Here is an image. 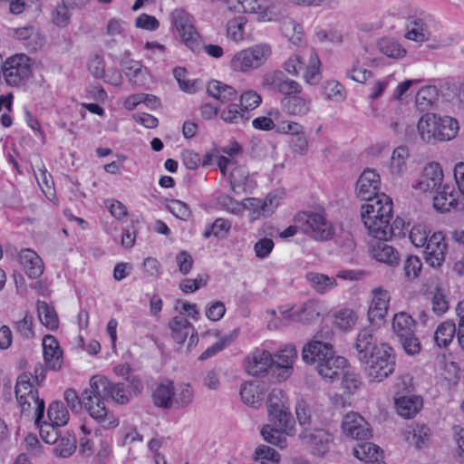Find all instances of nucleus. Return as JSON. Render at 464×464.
I'll return each instance as SVG.
<instances>
[{
    "instance_id": "9b49d317",
    "label": "nucleus",
    "mask_w": 464,
    "mask_h": 464,
    "mask_svg": "<svg viewBox=\"0 0 464 464\" xmlns=\"http://www.w3.org/2000/svg\"><path fill=\"white\" fill-rule=\"evenodd\" d=\"M436 191V196L433 198V207L441 213H446L451 209H456L464 212L462 205L463 196L459 198V192L457 191L452 185L444 184L440 188Z\"/></svg>"
},
{
    "instance_id": "a878e982",
    "label": "nucleus",
    "mask_w": 464,
    "mask_h": 464,
    "mask_svg": "<svg viewBox=\"0 0 464 464\" xmlns=\"http://www.w3.org/2000/svg\"><path fill=\"white\" fill-rule=\"evenodd\" d=\"M297 357V351L293 345H286L281 349L273 357V367L282 370V373H278L283 379H286L291 374L293 362Z\"/></svg>"
},
{
    "instance_id": "c85d7f7f",
    "label": "nucleus",
    "mask_w": 464,
    "mask_h": 464,
    "mask_svg": "<svg viewBox=\"0 0 464 464\" xmlns=\"http://www.w3.org/2000/svg\"><path fill=\"white\" fill-rule=\"evenodd\" d=\"M121 68L130 82L139 86L146 84L149 72L140 62L132 60L122 61Z\"/></svg>"
},
{
    "instance_id": "4be33fe9",
    "label": "nucleus",
    "mask_w": 464,
    "mask_h": 464,
    "mask_svg": "<svg viewBox=\"0 0 464 464\" xmlns=\"http://www.w3.org/2000/svg\"><path fill=\"white\" fill-rule=\"evenodd\" d=\"M268 412L269 425L283 430L288 436H295V421L290 411V407L285 409L270 410Z\"/></svg>"
},
{
    "instance_id": "72a5a7b5",
    "label": "nucleus",
    "mask_w": 464,
    "mask_h": 464,
    "mask_svg": "<svg viewBox=\"0 0 464 464\" xmlns=\"http://www.w3.org/2000/svg\"><path fill=\"white\" fill-rule=\"evenodd\" d=\"M457 335V327L453 321L447 320L439 324L434 332V343L440 348L448 347Z\"/></svg>"
},
{
    "instance_id": "cd10ccee",
    "label": "nucleus",
    "mask_w": 464,
    "mask_h": 464,
    "mask_svg": "<svg viewBox=\"0 0 464 464\" xmlns=\"http://www.w3.org/2000/svg\"><path fill=\"white\" fill-rule=\"evenodd\" d=\"M395 405L398 413L406 418H413L422 407V400L416 395L395 397Z\"/></svg>"
},
{
    "instance_id": "4d7b16f0",
    "label": "nucleus",
    "mask_w": 464,
    "mask_h": 464,
    "mask_svg": "<svg viewBox=\"0 0 464 464\" xmlns=\"http://www.w3.org/2000/svg\"><path fill=\"white\" fill-rule=\"evenodd\" d=\"M378 48L383 54L392 58H400L406 53V51L397 42L388 38L381 39L378 42Z\"/></svg>"
},
{
    "instance_id": "2f4dec72",
    "label": "nucleus",
    "mask_w": 464,
    "mask_h": 464,
    "mask_svg": "<svg viewBox=\"0 0 464 464\" xmlns=\"http://www.w3.org/2000/svg\"><path fill=\"white\" fill-rule=\"evenodd\" d=\"M207 92L211 97L223 103H232L237 96V91L232 86L216 80H212L208 83Z\"/></svg>"
},
{
    "instance_id": "f704fd0d",
    "label": "nucleus",
    "mask_w": 464,
    "mask_h": 464,
    "mask_svg": "<svg viewBox=\"0 0 464 464\" xmlns=\"http://www.w3.org/2000/svg\"><path fill=\"white\" fill-rule=\"evenodd\" d=\"M430 34L428 26L422 19L415 16L409 18L405 34L407 39L422 43L429 40Z\"/></svg>"
},
{
    "instance_id": "b1692460",
    "label": "nucleus",
    "mask_w": 464,
    "mask_h": 464,
    "mask_svg": "<svg viewBox=\"0 0 464 464\" xmlns=\"http://www.w3.org/2000/svg\"><path fill=\"white\" fill-rule=\"evenodd\" d=\"M353 455L363 464H385L382 450L372 442L358 443L353 449Z\"/></svg>"
},
{
    "instance_id": "58836bf2",
    "label": "nucleus",
    "mask_w": 464,
    "mask_h": 464,
    "mask_svg": "<svg viewBox=\"0 0 464 464\" xmlns=\"http://www.w3.org/2000/svg\"><path fill=\"white\" fill-rule=\"evenodd\" d=\"M437 131V141H446L454 139L459 126L457 120L450 116L440 117Z\"/></svg>"
},
{
    "instance_id": "13d9d810",
    "label": "nucleus",
    "mask_w": 464,
    "mask_h": 464,
    "mask_svg": "<svg viewBox=\"0 0 464 464\" xmlns=\"http://www.w3.org/2000/svg\"><path fill=\"white\" fill-rule=\"evenodd\" d=\"M301 26L291 18H285L281 23V31L290 42L297 44L301 41Z\"/></svg>"
},
{
    "instance_id": "ddd939ff",
    "label": "nucleus",
    "mask_w": 464,
    "mask_h": 464,
    "mask_svg": "<svg viewBox=\"0 0 464 464\" xmlns=\"http://www.w3.org/2000/svg\"><path fill=\"white\" fill-rule=\"evenodd\" d=\"M447 244L441 232H435L425 245L424 256L426 262L432 267H440L445 261Z\"/></svg>"
},
{
    "instance_id": "39448f33",
    "label": "nucleus",
    "mask_w": 464,
    "mask_h": 464,
    "mask_svg": "<svg viewBox=\"0 0 464 464\" xmlns=\"http://www.w3.org/2000/svg\"><path fill=\"white\" fill-rule=\"evenodd\" d=\"M272 54L268 44H258L237 53L230 61L236 72H248L262 66Z\"/></svg>"
},
{
    "instance_id": "09e8293b",
    "label": "nucleus",
    "mask_w": 464,
    "mask_h": 464,
    "mask_svg": "<svg viewBox=\"0 0 464 464\" xmlns=\"http://www.w3.org/2000/svg\"><path fill=\"white\" fill-rule=\"evenodd\" d=\"M238 332V329H235L229 334L223 336L219 341H218L213 345L208 347L206 351H204L200 354L199 360H207L214 356L218 352L222 351L227 345L231 344L237 339Z\"/></svg>"
},
{
    "instance_id": "0eeeda50",
    "label": "nucleus",
    "mask_w": 464,
    "mask_h": 464,
    "mask_svg": "<svg viewBox=\"0 0 464 464\" xmlns=\"http://www.w3.org/2000/svg\"><path fill=\"white\" fill-rule=\"evenodd\" d=\"M296 223L304 234L316 240H328L333 235L331 224L320 213H301L296 217Z\"/></svg>"
},
{
    "instance_id": "ea45409f",
    "label": "nucleus",
    "mask_w": 464,
    "mask_h": 464,
    "mask_svg": "<svg viewBox=\"0 0 464 464\" xmlns=\"http://www.w3.org/2000/svg\"><path fill=\"white\" fill-rule=\"evenodd\" d=\"M220 118L227 123L239 124L249 120V113L241 109L238 104L230 103L220 111Z\"/></svg>"
},
{
    "instance_id": "dca6fc26",
    "label": "nucleus",
    "mask_w": 464,
    "mask_h": 464,
    "mask_svg": "<svg viewBox=\"0 0 464 464\" xmlns=\"http://www.w3.org/2000/svg\"><path fill=\"white\" fill-rule=\"evenodd\" d=\"M389 239H376L370 243L369 251L371 256L380 263L390 266H396L400 262V253L387 244Z\"/></svg>"
},
{
    "instance_id": "e433bc0d",
    "label": "nucleus",
    "mask_w": 464,
    "mask_h": 464,
    "mask_svg": "<svg viewBox=\"0 0 464 464\" xmlns=\"http://www.w3.org/2000/svg\"><path fill=\"white\" fill-rule=\"evenodd\" d=\"M415 323L411 315L404 312L394 314L392 319L393 333L399 337H407L414 332Z\"/></svg>"
},
{
    "instance_id": "aec40b11",
    "label": "nucleus",
    "mask_w": 464,
    "mask_h": 464,
    "mask_svg": "<svg viewBox=\"0 0 464 464\" xmlns=\"http://www.w3.org/2000/svg\"><path fill=\"white\" fill-rule=\"evenodd\" d=\"M43 351L47 368L53 371L60 370L63 362V351L53 335L47 334L44 337Z\"/></svg>"
},
{
    "instance_id": "423d86ee",
    "label": "nucleus",
    "mask_w": 464,
    "mask_h": 464,
    "mask_svg": "<svg viewBox=\"0 0 464 464\" xmlns=\"http://www.w3.org/2000/svg\"><path fill=\"white\" fill-rule=\"evenodd\" d=\"M33 375L29 372H22L18 377L15 384L14 393L21 411L28 409V402L24 399H32L35 409V421H39L44 416L45 404L44 401L38 396V391L34 387L31 379Z\"/></svg>"
},
{
    "instance_id": "bf43d9fd",
    "label": "nucleus",
    "mask_w": 464,
    "mask_h": 464,
    "mask_svg": "<svg viewBox=\"0 0 464 464\" xmlns=\"http://www.w3.org/2000/svg\"><path fill=\"white\" fill-rule=\"evenodd\" d=\"M267 411L270 410L285 409L289 406V401L285 393L280 389H273L267 397Z\"/></svg>"
},
{
    "instance_id": "7ed1b4c3",
    "label": "nucleus",
    "mask_w": 464,
    "mask_h": 464,
    "mask_svg": "<svg viewBox=\"0 0 464 464\" xmlns=\"http://www.w3.org/2000/svg\"><path fill=\"white\" fill-rule=\"evenodd\" d=\"M303 360L308 363H316L319 375L326 382L339 379L348 362L343 356H335L333 345L319 340L308 343L302 352Z\"/></svg>"
},
{
    "instance_id": "e2e57ef3",
    "label": "nucleus",
    "mask_w": 464,
    "mask_h": 464,
    "mask_svg": "<svg viewBox=\"0 0 464 464\" xmlns=\"http://www.w3.org/2000/svg\"><path fill=\"white\" fill-rule=\"evenodd\" d=\"M262 102L261 96L255 91H246L240 95L239 99V107L244 109V111L249 113V111H252L258 107Z\"/></svg>"
},
{
    "instance_id": "c756f323",
    "label": "nucleus",
    "mask_w": 464,
    "mask_h": 464,
    "mask_svg": "<svg viewBox=\"0 0 464 464\" xmlns=\"http://www.w3.org/2000/svg\"><path fill=\"white\" fill-rule=\"evenodd\" d=\"M305 279L310 287L317 294L324 295L337 286L335 277L316 272H307Z\"/></svg>"
},
{
    "instance_id": "79ce46f5",
    "label": "nucleus",
    "mask_w": 464,
    "mask_h": 464,
    "mask_svg": "<svg viewBox=\"0 0 464 464\" xmlns=\"http://www.w3.org/2000/svg\"><path fill=\"white\" fill-rule=\"evenodd\" d=\"M304 79L310 85H315L321 80V61L314 51L310 53L309 63L306 66Z\"/></svg>"
},
{
    "instance_id": "7c9ffc66",
    "label": "nucleus",
    "mask_w": 464,
    "mask_h": 464,
    "mask_svg": "<svg viewBox=\"0 0 464 464\" xmlns=\"http://www.w3.org/2000/svg\"><path fill=\"white\" fill-rule=\"evenodd\" d=\"M230 186L234 193L247 192L253 188L254 184L250 179L246 167H234L230 173Z\"/></svg>"
},
{
    "instance_id": "680f3d73",
    "label": "nucleus",
    "mask_w": 464,
    "mask_h": 464,
    "mask_svg": "<svg viewBox=\"0 0 464 464\" xmlns=\"http://www.w3.org/2000/svg\"><path fill=\"white\" fill-rule=\"evenodd\" d=\"M422 263L416 256H409L404 260L403 271L404 276L408 280H414L420 276L421 271Z\"/></svg>"
},
{
    "instance_id": "a19ab883",
    "label": "nucleus",
    "mask_w": 464,
    "mask_h": 464,
    "mask_svg": "<svg viewBox=\"0 0 464 464\" xmlns=\"http://www.w3.org/2000/svg\"><path fill=\"white\" fill-rule=\"evenodd\" d=\"M38 317L41 323L48 329L53 331L58 328L59 320L54 308L46 302H37Z\"/></svg>"
},
{
    "instance_id": "8fccbe9b",
    "label": "nucleus",
    "mask_w": 464,
    "mask_h": 464,
    "mask_svg": "<svg viewBox=\"0 0 464 464\" xmlns=\"http://www.w3.org/2000/svg\"><path fill=\"white\" fill-rule=\"evenodd\" d=\"M409 158V150L406 147L396 148L391 157V171L392 174H400L406 168V160Z\"/></svg>"
},
{
    "instance_id": "69168bd1",
    "label": "nucleus",
    "mask_w": 464,
    "mask_h": 464,
    "mask_svg": "<svg viewBox=\"0 0 464 464\" xmlns=\"http://www.w3.org/2000/svg\"><path fill=\"white\" fill-rule=\"evenodd\" d=\"M245 24L246 18L244 16H238L230 20L227 25V33L228 37L234 41L242 40Z\"/></svg>"
},
{
    "instance_id": "774afa93",
    "label": "nucleus",
    "mask_w": 464,
    "mask_h": 464,
    "mask_svg": "<svg viewBox=\"0 0 464 464\" xmlns=\"http://www.w3.org/2000/svg\"><path fill=\"white\" fill-rule=\"evenodd\" d=\"M167 208L175 217L182 220H187L191 215L189 207L179 199L170 200Z\"/></svg>"
},
{
    "instance_id": "9d476101",
    "label": "nucleus",
    "mask_w": 464,
    "mask_h": 464,
    "mask_svg": "<svg viewBox=\"0 0 464 464\" xmlns=\"http://www.w3.org/2000/svg\"><path fill=\"white\" fill-rule=\"evenodd\" d=\"M262 85L268 89H275L284 97L302 94V86L295 80L287 78L282 71L276 70L265 73L262 77Z\"/></svg>"
},
{
    "instance_id": "5fc2aeb1",
    "label": "nucleus",
    "mask_w": 464,
    "mask_h": 464,
    "mask_svg": "<svg viewBox=\"0 0 464 464\" xmlns=\"http://www.w3.org/2000/svg\"><path fill=\"white\" fill-rule=\"evenodd\" d=\"M90 390L91 385L82 392L81 397L78 396L73 389H67L64 392V400L72 411L78 413L82 411V407L86 410L84 393Z\"/></svg>"
},
{
    "instance_id": "6ab92c4d",
    "label": "nucleus",
    "mask_w": 464,
    "mask_h": 464,
    "mask_svg": "<svg viewBox=\"0 0 464 464\" xmlns=\"http://www.w3.org/2000/svg\"><path fill=\"white\" fill-rule=\"evenodd\" d=\"M281 107L289 116L303 117L311 110V100L302 92V94L284 97L281 100Z\"/></svg>"
},
{
    "instance_id": "338daca9",
    "label": "nucleus",
    "mask_w": 464,
    "mask_h": 464,
    "mask_svg": "<svg viewBox=\"0 0 464 464\" xmlns=\"http://www.w3.org/2000/svg\"><path fill=\"white\" fill-rule=\"evenodd\" d=\"M179 34L182 41L191 49L198 44V39L199 37L194 24L193 20L185 24L182 29H179Z\"/></svg>"
},
{
    "instance_id": "f257e3e1",
    "label": "nucleus",
    "mask_w": 464,
    "mask_h": 464,
    "mask_svg": "<svg viewBox=\"0 0 464 464\" xmlns=\"http://www.w3.org/2000/svg\"><path fill=\"white\" fill-rule=\"evenodd\" d=\"M131 396L124 383H112L106 377L94 375L91 378V390L84 393L86 411L102 428L111 429L118 420L107 409L105 401L111 398L120 404L128 403Z\"/></svg>"
},
{
    "instance_id": "a211bd4d",
    "label": "nucleus",
    "mask_w": 464,
    "mask_h": 464,
    "mask_svg": "<svg viewBox=\"0 0 464 464\" xmlns=\"http://www.w3.org/2000/svg\"><path fill=\"white\" fill-rule=\"evenodd\" d=\"M281 314L283 315V319L300 322L303 324H310L320 315V304L314 300H309L296 311H292V309H290L282 311Z\"/></svg>"
},
{
    "instance_id": "4468645a",
    "label": "nucleus",
    "mask_w": 464,
    "mask_h": 464,
    "mask_svg": "<svg viewBox=\"0 0 464 464\" xmlns=\"http://www.w3.org/2000/svg\"><path fill=\"white\" fill-rule=\"evenodd\" d=\"M343 433L355 440H366L372 436L369 423L356 412L347 413L343 420Z\"/></svg>"
},
{
    "instance_id": "0e129e2a",
    "label": "nucleus",
    "mask_w": 464,
    "mask_h": 464,
    "mask_svg": "<svg viewBox=\"0 0 464 464\" xmlns=\"http://www.w3.org/2000/svg\"><path fill=\"white\" fill-rule=\"evenodd\" d=\"M340 377H342L341 383L343 388L348 392L353 393L361 388L362 381L360 376L347 368L344 369L343 373Z\"/></svg>"
},
{
    "instance_id": "f03ea898",
    "label": "nucleus",
    "mask_w": 464,
    "mask_h": 464,
    "mask_svg": "<svg viewBox=\"0 0 464 464\" xmlns=\"http://www.w3.org/2000/svg\"><path fill=\"white\" fill-rule=\"evenodd\" d=\"M354 348L362 363L367 365L366 373L372 382H382L394 372L393 350L386 343H377L372 330L362 329L357 335Z\"/></svg>"
},
{
    "instance_id": "f8f14e48",
    "label": "nucleus",
    "mask_w": 464,
    "mask_h": 464,
    "mask_svg": "<svg viewBox=\"0 0 464 464\" xmlns=\"http://www.w3.org/2000/svg\"><path fill=\"white\" fill-rule=\"evenodd\" d=\"M444 174L442 168L438 162H430L420 174L418 183L414 188L422 192H433L440 188Z\"/></svg>"
},
{
    "instance_id": "603ef678",
    "label": "nucleus",
    "mask_w": 464,
    "mask_h": 464,
    "mask_svg": "<svg viewBox=\"0 0 464 464\" xmlns=\"http://www.w3.org/2000/svg\"><path fill=\"white\" fill-rule=\"evenodd\" d=\"M231 228V222L225 218H217L211 226L206 227L203 236L208 238L211 235L225 238Z\"/></svg>"
},
{
    "instance_id": "412c9836",
    "label": "nucleus",
    "mask_w": 464,
    "mask_h": 464,
    "mask_svg": "<svg viewBox=\"0 0 464 464\" xmlns=\"http://www.w3.org/2000/svg\"><path fill=\"white\" fill-rule=\"evenodd\" d=\"M373 299L368 310V317L372 323L382 321L388 312L390 295L387 291L382 288L372 290Z\"/></svg>"
},
{
    "instance_id": "49530a36",
    "label": "nucleus",
    "mask_w": 464,
    "mask_h": 464,
    "mask_svg": "<svg viewBox=\"0 0 464 464\" xmlns=\"http://www.w3.org/2000/svg\"><path fill=\"white\" fill-rule=\"evenodd\" d=\"M295 415L301 430L313 428L312 407L304 400H299L296 402Z\"/></svg>"
},
{
    "instance_id": "3c124183",
    "label": "nucleus",
    "mask_w": 464,
    "mask_h": 464,
    "mask_svg": "<svg viewBox=\"0 0 464 464\" xmlns=\"http://www.w3.org/2000/svg\"><path fill=\"white\" fill-rule=\"evenodd\" d=\"M59 439L60 440L57 441L58 444L54 449L56 455L62 458L70 457L76 450V439L74 435L67 432L63 436L61 435Z\"/></svg>"
},
{
    "instance_id": "f3484780",
    "label": "nucleus",
    "mask_w": 464,
    "mask_h": 464,
    "mask_svg": "<svg viewBox=\"0 0 464 464\" xmlns=\"http://www.w3.org/2000/svg\"><path fill=\"white\" fill-rule=\"evenodd\" d=\"M266 392V383L259 381H251L242 384L240 396L246 404L258 408L262 404Z\"/></svg>"
},
{
    "instance_id": "de8ad7c7",
    "label": "nucleus",
    "mask_w": 464,
    "mask_h": 464,
    "mask_svg": "<svg viewBox=\"0 0 464 464\" xmlns=\"http://www.w3.org/2000/svg\"><path fill=\"white\" fill-rule=\"evenodd\" d=\"M323 92L327 100L342 102L345 100L344 87L335 80H329L323 85Z\"/></svg>"
},
{
    "instance_id": "37998d69",
    "label": "nucleus",
    "mask_w": 464,
    "mask_h": 464,
    "mask_svg": "<svg viewBox=\"0 0 464 464\" xmlns=\"http://www.w3.org/2000/svg\"><path fill=\"white\" fill-rule=\"evenodd\" d=\"M438 100L437 89L433 86H425L416 94V105L420 111L430 110Z\"/></svg>"
},
{
    "instance_id": "393cba45",
    "label": "nucleus",
    "mask_w": 464,
    "mask_h": 464,
    "mask_svg": "<svg viewBox=\"0 0 464 464\" xmlns=\"http://www.w3.org/2000/svg\"><path fill=\"white\" fill-rule=\"evenodd\" d=\"M20 262L30 278H39L43 275L44 269L43 260L34 250L23 249L20 253Z\"/></svg>"
},
{
    "instance_id": "6e6552de",
    "label": "nucleus",
    "mask_w": 464,
    "mask_h": 464,
    "mask_svg": "<svg viewBox=\"0 0 464 464\" xmlns=\"http://www.w3.org/2000/svg\"><path fill=\"white\" fill-rule=\"evenodd\" d=\"M3 74L9 85L19 86L32 74L30 59L25 54H15L8 58L3 66Z\"/></svg>"
},
{
    "instance_id": "1a4fd4ad",
    "label": "nucleus",
    "mask_w": 464,
    "mask_h": 464,
    "mask_svg": "<svg viewBox=\"0 0 464 464\" xmlns=\"http://www.w3.org/2000/svg\"><path fill=\"white\" fill-rule=\"evenodd\" d=\"M298 439L302 444L311 448L314 455L323 457L334 440V435L325 429L311 428L301 430Z\"/></svg>"
},
{
    "instance_id": "052dcab7",
    "label": "nucleus",
    "mask_w": 464,
    "mask_h": 464,
    "mask_svg": "<svg viewBox=\"0 0 464 464\" xmlns=\"http://www.w3.org/2000/svg\"><path fill=\"white\" fill-rule=\"evenodd\" d=\"M39 422H41V420ZM35 423L39 426L40 436L44 442L53 444L58 441L61 437V433L59 431L60 426L46 421H44L43 424L37 423L36 421Z\"/></svg>"
},
{
    "instance_id": "864d4df0",
    "label": "nucleus",
    "mask_w": 464,
    "mask_h": 464,
    "mask_svg": "<svg viewBox=\"0 0 464 464\" xmlns=\"http://www.w3.org/2000/svg\"><path fill=\"white\" fill-rule=\"evenodd\" d=\"M357 321L356 314L350 309H342L334 314V324L343 331L352 329Z\"/></svg>"
},
{
    "instance_id": "2eb2a0df",
    "label": "nucleus",
    "mask_w": 464,
    "mask_h": 464,
    "mask_svg": "<svg viewBox=\"0 0 464 464\" xmlns=\"http://www.w3.org/2000/svg\"><path fill=\"white\" fill-rule=\"evenodd\" d=\"M380 176L373 169H365L358 179L356 184L357 197L365 201L372 200V198L380 196L378 193L380 188Z\"/></svg>"
},
{
    "instance_id": "5701e85b",
    "label": "nucleus",
    "mask_w": 464,
    "mask_h": 464,
    "mask_svg": "<svg viewBox=\"0 0 464 464\" xmlns=\"http://www.w3.org/2000/svg\"><path fill=\"white\" fill-rule=\"evenodd\" d=\"M246 370L251 375H258L273 367V357L265 350H256L246 357Z\"/></svg>"
},
{
    "instance_id": "c03bdc74",
    "label": "nucleus",
    "mask_w": 464,
    "mask_h": 464,
    "mask_svg": "<svg viewBox=\"0 0 464 464\" xmlns=\"http://www.w3.org/2000/svg\"><path fill=\"white\" fill-rule=\"evenodd\" d=\"M47 416L51 423L63 426L69 420V412L62 401H53L47 411Z\"/></svg>"
},
{
    "instance_id": "473e14b6",
    "label": "nucleus",
    "mask_w": 464,
    "mask_h": 464,
    "mask_svg": "<svg viewBox=\"0 0 464 464\" xmlns=\"http://www.w3.org/2000/svg\"><path fill=\"white\" fill-rule=\"evenodd\" d=\"M174 386L169 381L157 385L152 393L153 402L157 407L169 409L173 406Z\"/></svg>"
},
{
    "instance_id": "4c0bfd02",
    "label": "nucleus",
    "mask_w": 464,
    "mask_h": 464,
    "mask_svg": "<svg viewBox=\"0 0 464 464\" xmlns=\"http://www.w3.org/2000/svg\"><path fill=\"white\" fill-rule=\"evenodd\" d=\"M404 435L409 443H412L417 449H420L429 441L430 430L426 425L417 424L409 427Z\"/></svg>"
},
{
    "instance_id": "c9c22d12",
    "label": "nucleus",
    "mask_w": 464,
    "mask_h": 464,
    "mask_svg": "<svg viewBox=\"0 0 464 464\" xmlns=\"http://www.w3.org/2000/svg\"><path fill=\"white\" fill-rule=\"evenodd\" d=\"M169 326L173 339L179 344L183 343L190 332L193 331V325L183 315L173 317L169 321Z\"/></svg>"
},
{
    "instance_id": "a18cd8bd",
    "label": "nucleus",
    "mask_w": 464,
    "mask_h": 464,
    "mask_svg": "<svg viewBox=\"0 0 464 464\" xmlns=\"http://www.w3.org/2000/svg\"><path fill=\"white\" fill-rule=\"evenodd\" d=\"M284 434L285 432L283 430L269 424L265 425L261 430V435L266 441L281 449L286 447V439Z\"/></svg>"
},
{
    "instance_id": "bb28decb",
    "label": "nucleus",
    "mask_w": 464,
    "mask_h": 464,
    "mask_svg": "<svg viewBox=\"0 0 464 464\" xmlns=\"http://www.w3.org/2000/svg\"><path fill=\"white\" fill-rule=\"evenodd\" d=\"M439 119L440 116L433 113H426L420 119L418 131L424 141L428 143L437 142Z\"/></svg>"
},
{
    "instance_id": "20e7f679",
    "label": "nucleus",
    "mask_w": 464,
    "mask_h": 464,
    "mask_svg": "<svg viewBox=\"0 0 464 464\" xmlns=\"http://www.w3.org/2000/svg\"><path fill=\"white\" fill-rule=\"evenodd\" d=\"M392 218V201L385 194H381L372 198V200L366 201L362 207V219L372 237H385L387 231H381L380 228H377L375 222H377L378 218H381V223L382 224L384 221L382 222V220Z\"/></svg>"
},
{
    "instance_id": "6e6d98bb",
    "label": "nucleus",
    "mask_w": 464,
    "mask_h": 464,
    "mask_svg": "<svg viewBox=\"0 0 464 464\" xmlns=\"http://www.w3.org/2000/svg\"><path fill=\"white\" fill-rule=\"evenodd\" d=\"M194 398L193 389L189 384L180 385L177 391H174L173 405L177 408H185L189 405Z\"/></svg>"
}]
</instances>
